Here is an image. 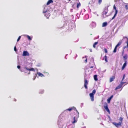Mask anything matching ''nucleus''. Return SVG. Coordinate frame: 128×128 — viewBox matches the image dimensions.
<instances>
[{"instance_id":"dca6fc26","label":"nucleus","mask_w":128,"mask_h":128,"mask_svg":"<svg viewBox=\"0 0 128 128\" xmlns=\"http://www.w3.org/2000/svg\"><path fill=\"white\" fill-rule=\"evenodd\" d=\"M37 74H38V76H40L41 77H42L44 76L40 72H38Z\"/></svg>"},{"instance_id":"58836bf2","label":"nucleus","mask_w":128,"mask_h":128,"mask_svg":"<svg viewBox=\"0 0 128 128\" xmlns=\"http://www.w3.org/2000/svg\"><path fill=\"white\" fill-rule=\"evenodd\" d=\"M87 58H86V59L85 60V61L86 62V63L87 62Z\"/></svg>"},{"instance_id":"79ce46f5","label":"nucleus","mask_w":128,"mask_h":128,"mask_svg":"<svg viewBox=\"0 0 128 128\" xmlns=\"http://www.w3.org/2000/svg\"><path fill=\"white\" fill-rule=\"evenodd\" d=\"M26 70H29L30 69L29 68H26Z\"/></svg>"},{"instance_id":"49530a36","label":"nucleus","mask_w":128,"mask_h":128,"mask_svg":"<svg viewBox=\"0 0 128 128\" xmlns=\"http://www.w3.org/2000/svg\"><path fill=\"white\" fill-rule=\"evenodd\" d=\"M90 51L91 52H92V51L91 50H90Z\"/></svg>"},{"instance_id":"4be33fe9","label":"nucleus","mask_w":128,"mask_h":128,"mask_svg":"<svg viewBox=\"0 0 128 128\" xmlns=\"http://www.w3.org/2000/svg\"><path fill=\"white\" fill-rule=\"evenodd\" d=\"M98 44V42H95L93 45V47L94 48H95L96 47V45Z\"/></svg>"},{"instance_id":"a211bd4d","label":"nucleus","mask_w":128,"mask_h":128,"mask_svg":"<svg viewBox=\"0 0 128 128\" xmlns=\"http://www.w3.org/2000/svg\"><path fill=\"white\" fill-rule=\"evenodd\" d=\"M123 58L125 61H126V60L128 58V55L127 54H126L123 56Z\"/></svg>"},{"instance_id":"6e6552de","label":"nucleus","mask_w":128,"mask_h":128,"mask_svg":"<svg viewBox=\"0 0 128 128\" xmlns=\"http://www.w3.org/2000/svg\"><path fill=\"white\" fill-rule=\"evenodd\" d=\"M30 55L29 53L26 51H24L22 54L23 56H29Z\"/></svg>"},{"instance_id":"2eb2a0df","label":"nucleus","mask_w":128,"mask_h":128,"mask_svg":"<svg viewBox=\"0 0 128 128\" xmlns=\"http://www.w3.org/2000/svg\"><path fill=\"white\" fill-rule=\"evenodd\" d=\"M113 97V96L112 95L109 98H108L107 99V101H108V103H110V100Z\"/></svg>"},{"instance_id":"ddd939ff","label":"nucleus","mask_w":128,"mask_h":128,"mask_svg":"<svg viewBox=\"0 0 128 128\" xmlns=\"http://www.w3.org/2000/svg\"><path fill=\"white\" fill-rule=\"evenodd\" d=\"M115 78V76H112V77L110 78V82H111L113 81Z\"/></svg>"},{"instance_id":"2f4dec72","label":"nucleus","mask_w":128,"mask_h":128,"mask_svg":"<svg viewBox=\"0 0 128 128\" xmlns=\"http://www.w3.org/2000/svg\"><path fill=\"white\" fill-rule=\"evenodd\" d=\"M20 38H21V36H19L17 39V42H18L19 40H20Z\"/></svg>"},{"instance_id":"c85d7f7f","label":"nucleus","mask_w":128,"mask_h":128,"mask_svg":"<svg viewBox=\"0 0 128 128\" xmlns=\"http://www.w3.org/2000/svg\"><path fill=\"white\" fill-rule=\"evenodd\" d=\"M29 70L34 71V70L33 68H30V69Z\"/></svg>"},{"instance_id":"c756f323","label":"nucleus","mask_w":128,"mask_h":128,"mask_svg":"<svg viewBox=\"0 0 128 128\" xmlns=\"http://www.w3.org/2000/svg\"><path fill=\"white\" fill-rule=\"evenodd\" d=\"M102 0H98V3L99 4H100L102 3Z\"/></svg>"},{"instance_id":"6ab92c4d","label":"nucleus","mask_w":128,"mask_h":128,"mask_svg":"<svg viewBox=\"0 0 128 128\" xmlns=\"http://www.w3.org/2000/svg\"><path fill=\"white\" fill-rule=\"evenodd\" d=\"M107 25V23L106 22H104L102 24V27L106 26Z\"/></svg>"},{"instance_id":"f8f14e48","label":"nucleus","mask_w":128,"mask_h":128,"mask_svg":"<svg viewBox=\"0 0 128 128\" xmlns=\"http://www.w3.org/2000/svg\"><path fill=\"white\" fill-rule=\"evenodd\" d=\"M123 85V83L122 82L116 88L115 90H117L118 89L120 88Z\"/></svg>"},{"instance_id":"a18cd8bd","label":"nucleus","mask_w":128,"mask_h":128,"mask_svg":"<svg viewBox=\"0 0 128 128\" xmlns=\"http://www.w3.org/2000/svg\"><path fill=\"white\" fill-rule=\"evenodd\" d=\"M30 73V72H29V73H28V74H29Z\"/></svg>"},{"instance_id":"b1692460","label":"nucleus","mask_w":128,"mask_h":128,"mask_svg":"<svg viewBox=\"0 0 128 128\" xmlns=\"http://www.w3.org/2000/svg\"><path fill=\"white\" fill-rule=\"evenodd\" d=\"M123 118L121 117H120V118L119 119V120L120 121V122H121V124H122V121L123 120Z\"/></svg>"},{"instance_id":"a19ab883","label":"nucleus","mask_w":128,"mask_h":128,"mask_svg":"<svg viewBox=\"0 0 128 128\" xmlns=\"http://www.w3.org/2000/svg\"><path fill=\"white\" fill-rule=\"evenodd\" d=\"M75 4H73L72 6V7L73 8H74V5H75Z\"/></svg>"},{"instance_id":"bb28decb","label":"nucleus","mask_w":128,"mask_h":128,"mask_svg":"<svg viewBox=\"0 0 128 128\" xmlns=\"http://www.w3.org/2000/svg\"><path fill=\"white\" fill-rule=\"evenodd\" d=\"M44 92V90H41L39 92V93L40 94H43Z\"/></svg>"},{"instance_id":"f3484780","label":"nucleus","mask_w":128,"mask_h":128,"mask_svg":"<svg viewBox=\"0 0 128 128\" xmlns=\"http://www.w3.org/2000/svg\"><path fill=\"white\" fill-rule=\"evenodd\" d=\"M52 2H53V1L52 0H49L47 3L46 4L48 5L50 3Z\"/></svg>"},{"instance_id":"9d476101","label":"nucleus","mask_w":128,"mask_h":128,"mask_svg":"<svg viewBox=\"0 0 128 128\" xmlns=\"http://www.w3.org/2000/svg\"><path fill=\"white\" fill-rule=\"evenodd\" d=\"M95 1L96 0H91L89 2L88 4L90 5L91 6H93Z\"/></svg>"},{"instance_id":"ea45409f","label":"nucleus","mask_w":128,"mask_h":128,"mask_svg":"<svg viewBox=\"0 0 128 128\" xmlns=\"http://www.w3.org/2000/svg\"><path fill=\"white\" fill-rule=\"evenodd\" d=\"M67 2H69L70 1V0H66Z\"/></svg>"},{"instance_id":"393cba45","label":"nucleus","mask_w":128,"mask_h":128,"mask_svg":"<svg viewBox=\"0 0 128 128\" xmlns=\"http://www.w3.org/2000/svg\"><path fill=\"white\" fill-rule=\"evenodd\" d=\"M80 6V2L78 3L77 4L76 7L77 8H78L79 6Z\"/></svg>"},{"instance_id":"c03bdc74","label":"nucleus","mask_w":128,"mask_h":128,"mask_svg":"<svg viewBox=\"0 0 128 128\" xmlns=\"http://www.w3.org/2000/svg\"><path fill=\"white\" fill-rule=\"evenodd\" d=\"M93 68V66H91L90 67V68Z\"/></svg>"},{"instance_id":"a878e982","label":"nucleus","mask_w":128,"mask_h":128,"mask_svg":"<svg viewBox=\"0 0 128 128\" xmlns=\"http://www.w3.org/2000/svg\"><path fill=\"white\" fill-rule=\"evenodd\" d=\"M117 47H116V46H115V47L114 48V49L113 51V52H114V53H115L116 52V49H117Z\"/></svg>"},{"instance_id":"f704fd0d","label":"nucleus","mask_w":128,"mask_h":128,"mask_svg":"<svg viewBox=\"0 0 128 128\" xmlns=\"http://www.w3.org/2000/svg\"><path fill=\"white\" fill-rule=\"evenodd\" d=\"M125 74H124V76H123V78H122V81L123 80H124V78H125Z\"/></svg>"},{"instance_id":"423d86ee","label":"nucleus","mask_w":128,"mask_h":128,"mask_svg":"<svg viewBox=\"0 0 128 128\" xmlns=\"http://www.w3.org/2000/svg\"><path fill=\"white\" fill-rule=\"evenodd\" d=\"M113 8L115 10V13L113 17L112 18V20H113L114 18L116 16L118 12V10L116 9V7L115 5L114 6Z\"/></svg>"},{"instance_id":"e433bc0d","label":"nucleus","mask_w":128,"mask_h":128,"mask_svg":"<svg viewBox=\"0 0 128 128\" xmlns=\"http://www.w3.org/2000/svg\"><path fill=\"white\" fill-rule=\"evenodd\" d=\"M127 48V46H124L123 47L124 50V49H125V48Z\"/></svg>"},{"instance_id":"9b49d317","label":"nucleus","mask_w":128,"mask_h":128,"mask_svg":"<svg viewBox=\"0 0 128 128\" xmlns=\"http://www.w3.org/2000/svg\"><path fill=\"white\" fill-rule=\"evenodd\" d=\"M76 118H78V117H77V114H76V117L74 116V118H73L74 121L72 122V124H74L76 122H77V119H76Z\"/></svg>"},{"instance_id":"473e14b6","label":"nucleus","mask_w":128,"mask_h":128,"mask_svg":"<svg viewBox=\"0 0 128 128\" xmlns=\"http://www.w3.org/2000/svg\"><path fill=\"white\" fill-rule=\"evenodd\" d=\"M104 50L105 52L106 53H107L108 52V51L107 50V49L105 48H104Z\"/></svg>"},{"instance_id":"7c9ffc66","label":"nucleus","mask_w":128,"mask_h":128,"mask_svg":"<svg viewBox=\"0 0 128 128\" xmlns=\"http://www.w3.org/2000/svg\"><path fill=\"white\" fill-rule=\"evenodd\" d=\"M125 7L126 10H128V5H126L125 6Z\"/></svg>"},{"instance_id":"f03ea898","label":"nucleus","mask_w":128,"mask_h":128,"mask_svg":"<svg viewBox=\"0 0 128 128\" xmlns=\"http://www.w3.org/2000/svg\"><path fill=\"white\" fill-rule=\"evenodd\" d=\"M108 11V8H106L104 9V10L102 12V15L104 18H106L107 16L106 14Z\"/></svg>"},{"instance_id":"aec40b11","label":"nucleus","mask_w":128,"mask_h":128,"mask_svg":"<svg viewBox=\"0 0 128 128\" xmlns=\"http://www.w3.org/2000/svg\"><path fill=\"white\" fill-rule=\"evenodd\" d=\"M122 41H120L119 42L118 44H117V45L116 46V47H118L122 43Z\"/></svg>"},{"instance_id":"0eeeda50","label":"nucleus","mask_w":128,"mask_h":128,"mask_svg":"<svg viewBox=\"0 0 128 128\" xmlns=\"http://www.w3.org/2000/svg\"><path fill=\"white\" fill-rule=\"evenodd\" d=\"M88 81L86 79H84V87L86 89H87L88 88L87 85L88 84Z\"/></svg>"},{"instance_id":"4c0bfd02","label":"nucleus","mask_w":128,"mask_h":128,"mask_svg":"<svg viewBox=\"0 0 128 128\" xmlns=\"http://www.w3.org/2000/svg\"><path fill=\"white\" fill-rule=\"evenodd\" d=\"M124 50H123L122 51V55L124 54Z\"/></svg>"},{"instance_id":"cd10ccee","label":"nucleus","mask_w":128,"mask_h":128,"mask_svg":"<svg viewBox=\"0 0 128 128\" xmlns=\"http://www.w3.org/2000/svg\"><path fill=\"white\" fill-rule=\"evenodd\" d=\"M27 37L29 40H31V38L29 36L27 35Z\"/></svg>"},{"instance_id":"f257e3e1","label":"nucleus","mask_w":128,"mask_h":128,"mask_svg":"<svg viewBox=\"0 0 128 128\" xmlns=\"http://www.w3.org/2000/svg\"><path fill=\"white\" fill-rule=\"evenodd\" d=\"M96 93V90H94L91 93H90L89 94L91 100L93 102L94 100V95Z\"/></svg>"},{"instance_id":"20e7f679","label":"nucleus","mask_w":128,"mask_h":128,"mask_svg":"<svg viewBox=\"0 0 128 128\" xmlns=\"http://www.w3.org/2000/svg\"><path fill=\"white\" fill-rule=\"evenodd\" d=\"M73 109H74L75 110H76V113L77 114V117H78V116H79V113L77 110H76V108H75L74 107H73L71 108H69L68 109H67L66 110H68L70 111L71 110H73Z\"/></svg>"},{"instance_id":"5701e85b","label":"nucleus","mask_w":128,"mask_h":128,"mask_svg":"<svg viewBox=\"0 0 128 128\" xmlns=\"http://www.w3.org/2000/svg\"><path fill=\"white\" fill-rule=\"evenodd\" d=\"M104 60H105L106 62H108V60H107V57L106 55L104 56Z\"/></svg>"},{"instance_id":"37998d69","label":"nucleus","mask_w":128,"mask_h":128,"mask_svg":"<svg viewBox=\"0 0 128 128\" xmlns=\"http://www.w3.org/2000/svg\"><path fill=\"white\" fill-rule=\"evenodd\" d=\"M14 101L16 102V99H14Z\"/></svg>"},{"instance_id":"de8ad7c7","label":"nucleus","mask_w":128,"mask_h":128,"mask_svg":"<svg viewBox=\"0 0 128 128\" xmlns=\"http://www.w3.org/2000/svg\"><path fill=\"white\" fill-rule=\"evenodd\" d=\"M21 72H22V70H21Z\"/></svg>"},{"instance_id":"7ed1b4c3","label":"nucleus","mask_w":128,"mask_h":128,"mask_svg":"<svg viewBox=\"0 0 128 128\" xmlns=\"http://www.w3.org/2000/svg\"><path fill=\"white\" fill-rule=\"evenodd\" d=\"M104 107L106 111L109 114H110V111L108 108V105L107 103L105 102L104 104Z\"/></svg>"},{"instance_id":"1a4fd4ad","label":"nucleus","mask_w":128,"mask_h":128,"mask_svg":"<svg viewBox=\"0 0 128 128\" xmlns=\"http://www.w3.org/2000/svg\"><path fill=\"white\" fill-rule=\"evenodd\" d=\"M43 13H46L45 16L47 18H48L50 16V14L47 12V11L45 12H43Z\"/></svg>"},{"instance_id":"4468645a","label":"nucleus","mask_w":128,"mask_h":128,"mask_svg":"<svg viewBox=\"0 0 128 128\" xmlns=\"http://www.w3.org/2000/svg\"><path fill=\"white\" fill-rule=\"evenodd\" d=\"M127 64V61H125V63L123 64V66H122V70H124L125 67L126 66V65Z\"/></svg>"},{"instance_id":"412c9836","label":"nucleus","mask_w":128,"mask_h":128,"mask_svg":"<svg viewBox=\"0 0 128 128\" xmlns=\"http://www.w3.org/2000/svg\"><path fill=\"white\" fill-rule=\"evenodd\" d=\"M94 78L95 81H97L98 80V79L97 78V75H95L94 76Z\"/></svg>"},{"instance_id":"39448f33","label":"nucleus","mask_w":128,"mask_h":128,"mask_svg":"<svg viewBox=\"0 0 128 128\" xmlns=\"http://www.w3.org/2000/svg\"><path fill=\"white\" fill-rule=\"evenodd\" d=\"M112 124L117 127L122 126L121 122H119L118 123H116V122H113Z\"/></svg>"},{"instance_id":"72a5a7b5","label":"nucleus","mask_w":128,"mask_h":128,"mask_svg":"<svg viewBox=\"0 0 128 128\" xmlns=\"http://www.w3.org/2000/svg\"><path fill=\"white\" fill-rule=\"evenodd\" d=\"M14 50L15 52H16L17 51L16 48V46H15L14 48Z\"/></svg>"},{"instance_id":"c9c22d12","label":"nucleus","mask_w":128,"mask_h":128,"mask_svg":"<svg viewBox=\"0 0 128 128\" xmlns=\"http://www.w3.org/2000/svg\"><path fill=\"white\" fill-rule=\"evenodd\" d=\"M18 68L20 69V66H17Z\"/></svg>"}]
</instances>
